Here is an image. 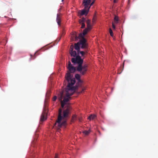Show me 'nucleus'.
Wrapping results in <instances>:
<instances>
[{
    "mask_svg": "<svg viewBox=\"0 0 158 158\" xmlns=\"http://www.w3.org/2000/svg\"><path fill=\"white\" fill-rule=\"evenodd\" d=\"M96 117V115L95 114H93L90 115L88 118V119L89 120H93Z\"/></svg>",
    "mask_w": 158,
    "mask_h": 158,
    "instance_id": "15",
    "label": "nucleus"
},
{
    "mask_svg": "<svg viewBox=\"0 0 158 158\" xmlns=\"http://www.w3.org/2000/svg\"><path fill=\"white\" fill-rule=\"evenodd\" d=\"M81 90L80 91H78L77 93L79 94H80L82 93L83 92H84V90H85L86 89V88L84 86H81Z\"/></svg>",
    "mask_w": 158,
    "mask_h": 158,
    "instance_id": "17",
    "label": "nucleus"
},
{
    "mask_svg": "<svg viewBox=\"0 0 158 158\" xmlns=\"http://www.w3.org/2000/svg\"><path fill=\"white\" fill-rule=\"evenodd\" d=\"M74 47L73 45H71L70 49V53L72 56L75 57L76 56L77 53L75 51H73Z\"/></svg>",
    "mask_w": 158,
    "mask_h": 158,
    "instance_id": "11",
    "label": "nucleus"
},
{
    "mask_svg": "<svg viewBox=\"0 0 158 158\" xmlns=\"http://www.w3.org/2000/svg\"><path fill=\"white\" fill-rule=\"evenodd\" d=\"M91 0H83V2L85 3V6L86 5V4L88 3H90Z\"/></svg>",
    "mask_w": 158,
    "mask_h": 158,
    "instance_id": "18",
    "label": "nucleus"
},
{
    "mask_svg": "<svg viewBox=\"0 0 158 158\" xmlns=\"http://www.w3.org/2000/svg\"><path fill=\"white\" fill-rule=\"evenodd\" d=\"M115 0H114V2H115Z\"/></svg>",
    "mask_w": 158,
    "mask_h": 158,
    "instance_id": "31",
    "label": "nucleus"
},
{
    "mask_svg": "<svg viewBox=\"0 0 158 158\" xmlns=\"http://www.w3.org/2000/svg\"><path fill=\"white\" fill-rule=\"evenodd\" d=\"M109 32H110V35L111 36L113 37V31H112V30H111V28H110L109 29Z\"/></svg>",
    "mask_w": 158,
    "mask_h": 158,
    "instance_id": "23",
    "label": "nucleus"
},
{
    "mask_svg": "<svg viewBox=\"0 0 158 158\" xmlns=\"http://www.w3.org/2000/svg\"><path fill=\"white\" fill-rule=\"evenodd\" d=\"M70 109L71 108L70 107H68L66 109L64 110L63 111V116H61L62 110L61 109H59L58 119L55 123L54 127H56L57 123V126L59 128L66 126L67 118L69 114V111Z\"/></svg>",
    "mask_w": 158,
    "mask_h": 158,
    "instance_id": "2",
    "label": "nucleus"
},
{
    "mask_svg": "<svg viewBox=\"0 0 158 158\" xmlns=\"http://www.w3.org/2000/svg\"><path fill=\"white\" fill-rule=\"evenodd\" d=\"M114 23L113 22H112V27H113V28L114 29H115V26L114 24Z\"/></svg>",
    "mask_w": 158,
    "mask_h": 158,
    "instance_id": "27",
    "label": "nucleus"
},
{
    "mask_svg": "<svg viewBox=\"0 0 158 158\" xmlns=\"http://www.w3.org/2000/svg\"><path fill=\"white\" fill-rule=\"evenodd\" d=\"M68 68L69 70V71L70 73H67V74L66 75V76H65V78L66 81H67V80L66 79V77L67 76L68 74V73H69L70 75L71 76V79H74L75 80V79L74 78H72V77L71 75L70 74V73H73L75 72L76 70V68L75 67H74L72 66V64H71V62L70 61H69V64L68 66Z\"/></svg>",
    "mask_w": 158,
    "mask_h": 158,
    "instance_id": "6",
    "label": "nucleus"
},
{
    "mask_svg": "<svg viewBox=\"0 0 158 158\" xmlns=\"http://www.w3.org/2000/svg\"><path fill=\"white\" fill-rule=\"evenodd\" d=\"M47 114V109L46 108H44L43 111L41 115L40 122H43L46 119V116ZM40 123H41L40 122Z\"/></svg>",
    "mask_w": 158,
    "mask_h": 158,
    "instance_id": "8",
    "label": "nucleus"
},
{
    "mask_svg": "<svg viewBox=\"0 0 158 158\" xmlns=\"http://www.w3.org/2000/svg\"><path fill=\"white\" fill-rule=\"evenodd\" d=\"M85 3L83 2V4L84 6V9L78 11V14L79 15L82 16L84 15H87L90 8V6H89L90 3H87L86 6H85Z\"/></svg>",
    "mask_w": 158,
    "mask_h": 158,
    "instance_id": "5",
    "label": "nucleus"
},
{
    "mask_svg": "<svg viewBox=\"0 0 158 158\" xmlns=\"http://www.w3.org/2000/svg\"><path fill=\"white\" fill-rule=\"evenodd\" d=\"M88 65L87 64H84L83 66L81 65V69L80 71H78L79 72L81 75H84L86 73L87 70V67Z\"/></svg>",
    "mask_w": 158,
    "mask_h": 158,
    "instance_id": "9",
    "label": "nucleus"
},
{
    "mask_svg": "<svg viewBox=\"0 0 158 158\" xmlns=\"http://www.w3.org/2000/svg\"><path fill=\"white\" fill-rule=\"evenodd\" d=\"M77 119V116L76 115H73L72 116V119H71V121L72 122H74L75 121H76Z\"/></svg>",
    "mask_w": 158,
    "mask_h": 158,
    "instance_id": "16",
    "label": "nucleus"
},
{
    "mask_svg": "<svg viewBox=\"0 0 158 158\" xmlns=\"http://www.w3.org/2000/svg\"><path fill=\"white\" fill-rule=\"evenodd\" d=\"M54 158H58V155L57 154H55Z\"/></svg>",
    "mask_w": 158,
    "mask_h": 158,
    "instance_id": "30",
    "label": "nucleus"
},
{
    "mask_svg": "<svg viewBox=\"0 0 158 158\" xmlns=\"http://www.w3.org/2000/svg\"><path fill=\"white\" fill-rule=\"evenodd\" d=\"M86 23L87 24H90V20L89 19H87L86 20Z\"/></svg>",
    "mask_w": 158,
    "mask_h": 158,
    "instance_id": "26",
    "label": "nucleus"
},
{
    "mask_svg": "<svg viewBox=\"0 0 158 158\" xmlns=\"http://www.w3.org/2000/svg\"><path fill=\"white\" fill-rule=\"evenodd\" d=\"M119 20V19L118 16L114 15V23L115 24H117L118 23V21Z\"/></svg>",
    "mask_w": 158,
    "mask_h": 158,
    "instance_id": "13",
    "label": "nucleus"
},
{
    "mask_svg": "<svg viewBox=\"0 0 158 158\" xmlns=\"http://www.w3.org/2000/svg\"><path fill=\"white\" fill-rule=\"evenodd\" d=\"M81 25V28H85V25L84 23H79Z\"/></svg>",
    "mask_w": 158,
    "mask_h": 158,
    "instance_id": "24",
    "label": "nucleus"
},
{
    "mask_svg": "<svg viewBox=\"0 0 158 158\" xmlns=\"http://www.w3.org/2000/svg\"><path fill=\"white\" fill-rule=\"evenodd\" d=\"M74 45L75 49L78 52H79L80 51V47H81L82 49L87 48V44L86 40L85 38L81 39L79 42L76 44H75Z\"/></svg>",
    "mask_w": 158,
    "mask_h": 158,
    "instance_id": "3",
    "label": "nucleus"
},
{
    "mask_svg": "<svg viewBox=\"0 0 158 158\" xmlns=\"http://www.w3.org/2000/svg\"><path fill=\"white\" fill-rule=\"evenodd\" d=\"M75 77L80 83H82V81L80 79V76L79 74H77L75 75Z\"/></svg>",
    "mask_w": 158,
    "mask_h": 158,
    "instance_id": "14",
    "label": "nucleus"
},
{
    "mask_svg": "<svg viewBox=\"0 0 158 158\" xmlns=\"http://www.w3.org/2000/svg\"><path fill=\"white\" fill-rule=\"evenodd\" d=\"M79 52H80V53L81 54V55L82 56H83L85 54V53L87 52V51L86 50L85 51V52H84L83 51H79V52H78L79 53Z\"/></svg>",
    "mask_w": 158,
    "mask_h": 158,
    "instance_id": "20",
    "label": "nucleus"
},
{
    "mask_svg": "<svg viewBox=\"0 0 158 158\" xmlns=\"http://www.w3.org/2000/svg\"><path fill=\"white\" fill-rule=\"evenodd\" d=\"M63 97V92H61L60 93V96L59 97L58 99L60 101L61 106L62 108H63L64 107L65 103L63 102L62 101V99Z\"/></svg>",
    "mask_w": 158,
    "mask_h": 158,
    "instance_id": "10",
    "label": "nucleus"
},
{
    "mask_svg": "<svg viewBox=\"0 0 158 158\" xmlns=\"http://www.w3.org/2000/svg\"><path fill=\"white\" fill-rule=\"evenodd\" d=\"M86 28L87 29L89 30L91 29V25L90 24L87 25V27Z\"/></svg>",
    "mask_w": 158,
    "mask_h": 158,
    "instance_id": "22",
    "label": "nucleus"
},
{
    "mask_svg": "<svg viewBox=\"0 0 158 158\" xmlns=\"http://www.w3.org/2000/svg\"><path fill=\"white\" fill-rule=\"evenodd\" d=\"M63 1H64V0H62V2H63Z\"/></svg>",
    "mask_w": 158,
    "mask_h": 158,
    "instance_id": "32",
    "label": "nucleus"
},
{
    "mask_svg": "<svg viewBox=\"0 0 158 158\" xmlns=\"http://www.w3.org/2000/svg\"><path fill=\"white\" fill-rule=\"evenodd\" d=\"M56 22L59 26H60L61 24V15L60 14H58L57 15L56 19Z\"/></svg>",
    "mask_w": 158,
    "mask_h": 158,
    "instance_id": "12",
    "label": "nucleus"
},
{
    "mask_svg": "<svg viewBox=\"0 0 158 158\" xmlns=\"http://www.w3.org/2000/svg\"><path fill=\"white\" fill-rule=\"evenodd\" d=\"M96 20V18H95V17H94L93 19H92V21L93 22V23H94V22Z\"/></svg>",
    "mask_w": 158,
    "mask_h": 158,
    "instance_id": "29",
    "label": "nucleus"
},
{
    "mask_svg": "<svg viewBox=\"0 0 158 158\" xmlns=\"http://www.w3.org/2000/svg\"><path fill=\"white\" fill-rule=\"evenodd\" d=\"M95 0H93V1L92 2L89 4V6H90V7L91 6H92L93 4L94 3V2H95Z\"/></svg>",
    "mask_w": 158,
    "mask_h": 158,
    "instance_id": "25",
    "label": "nucleus"
},
{
    "mask_svg": "<svg viewBox=\"0 0 158 158\" xmlns=\"http://www.w3.org/2000/svg\"><path fill=\"white\" fill-rule=\"evenodd\" d=\"M90 132V130H89L88 131H85L83 132V133L85 135H87Z\"/></svg>",
    "mask_w": 158,
    "mask_h": 158,
    "instance_id": "19",
    "label": "nucleus"
},
{
    "mask_svg": "<svg viewBox=\"0 0 158 158\" xmlns=\"http://www.w3.org/2000/svg\"><path fill=\"white\" fill-rule=\"evenodd\" d=\"M88 31L89 30L85 28V29L83 31V33H80L78 36L76 35L75 37V40H78V39H82L83 38H85L84 36L87 34Z\"/></svg>",
    "mask_w": 158,
    "mask_h": 158,
    "instance_id": "7",
    "label": "nucleus"
},
{
    "mask_svg": "<svg viewBox=\"0 0 158 158\" xmlns=\"http://www.w3.org/2000/svg\"><path fill=\"white\" fill-rule=\"evenodd\" d=\"M57 98V97L56 96H54L52 98L53 101H55Z\"/></svg>",
    "mask_w": 158,
    "mask_h": 158,
    "instance_id": "28",
    "label": "nucleus"
},
{
    "mask_svg": "<svg viewBox=\"0 0 158 158\" xmlns=\"http://www.w3.org/2000/svg\"><path fill=\"white\" fill-rule=\"evenodd\" d=\"M66 79L68 82L67 87L66 89V96L67 97H64L63 101H62L66 104L70 99V96L73 94L76 89V87L73 86L75 83V80L74 79H71L70 75L69 73L68 74Z\"/></svg>",
    "mask_w": 158,
    "mask_h": 158,
    "instance_id": "1",
    "label": "nucleus"
},
{
    "mask_svg": "<svg viewBox=\"0 0 158 158\" xmlns=\"http://www.w3.org/2000/svg\"><path fill=\"white\" fill-rule=\"evenodd\" d=\"M86 21V20L84 18H83L79 20V22L84 23V22H85Z\"/></svg>",
    "mask_w": 158,
    "mask_h": 158,
    "instance_id": "21",
    "label": "nucleus"
},
{
    "mask_svg": "<svg viewBox=\"0 0 158 158\" xmlns=\"http://www.w3.org/2000/svg\"><path fill=\"white\" fill-rule=\"evenodd\" d=\"M71 61L72 63H77L78 65L77 67V71H80L81 69V65L83 62V60L81 59V57L79 56H76L75 58H73L72 59Z\"/></svg>",
    "mask_w": 158,
    "mask_h": 158,
    "instance_id": "4",
    "label": "nucleus"
}]
</instances>
